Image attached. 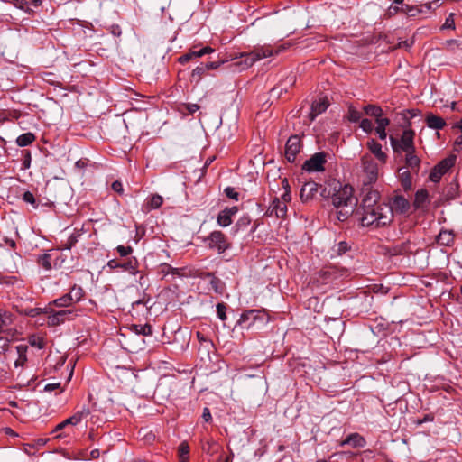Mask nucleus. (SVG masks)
Here are the masks:
<instances>
[{
  "instance_id": "nucleus-44",
  "label": "nucleus",
  "mask_w": 462,
  "mask_h": 462,
  "mask_svg": "<svg viewBox=\"0 0 462 462\" xmlns=\"http://www.w3.org/2000/svg\"><path fill=\"white\" fill-rule=\"evenodd\" d=\"M79 236H80V234L79 231H74L68 238V241H67L64 248L70 249L72 246H74L76 245V243L78 242V238Z\"/></svg>"
},
{
  "instance_id": "nucleus-27",
  "label": "nucleus",
  "mask_w": 462,
  "mask_h": 462,
  "mask_svg": "<svg viewBox=\"0 0 462 462\" xmlns=\"http://www.w3.org/2000/svg\"><path fill=\"white\" fill-rule=\"evenodd\" d=\"M75 302L72 300L71 296L69 293L64 294L63 296L54 300L49 305L55 306L58 308H69L72 307Z\"/></svg>"
},
{
  "instance_id": "nucleus-60",
  "label": "nucleus",
  "mask_w": 462,
  "mask_h": 462,
  "mask_svg": "<svg viewBox=\"0 0 462 462\" xmlns=\"http://www.w3.org/2000/svg\"><path fill=\"white\" fill-rule=\"evenodd\" d=\"M186 109L189 114L192 115L199 109V106L197 104H188Z\"/></svg>"
},
{
  "instance_id": "nucleus-13",
  "label": "nucleus",
  "mask_w": 462,
  "mask_h": 462,
  "mask_svg": "<svg viewBox=\"0 0 462 462\" xmlns=\"http://www.w3.org/2000/svg\"><path fill=\"white\" fill-rule=\"evenodd\" d=\"M320 185L314 181L306 182L300 189V199L302 201L307 202L316 197L320 189Z\"/></svg>"
},
{
  "instance_id": "nucleus-29",
  "label": "nucleus",
  "mask_w": 462,
  "mask_h": 462,
  "mask_svg": "<svg viewBox=\"0 0 462 462\" xmlns=\"http://www.w3.org/2000/svg\"><path fill=\"white\" fill-rule=\"evenodd\" d=\"M205 278H208L209 279L211 289L215 292L219 293V294H221L223 292L224 286H223V283H222V282H221V280L219 278L216 277L211 273H207L205 274Z\"/></svg>"
},
{
  "instance_id": "nucleus-21",
  "label": "nucleus",
  "mask_w": 462,
  "mask_h": 462,
  "mask_svg": "<svg viewBox=\"0 0 462 462\" xmlns=\"http://www.w3.org/2000/svg\"><path fill=\"white\" fill-rule=\"evenodd\" d=\"M404 153L406 168L411 169L412 171L418 172L420 166V159L416 154V150Z\"/></svg>"
},
{
  "instance_id": "nucleus-14",
  "label": "nucleus",
  "mask_w": 462,
  "mask_h": 462,
  "mask_svg": "<svg viewBox=\"0 0 462 462\" xmlns=\"http://www.w3.org/2000/svg\"><path fill=\"white\" fill-rule=\"evenodd\" d=\"M389 207L392 209V214L393 215V212L397 213H406L410 209V203L408 199H406L402 196H395L391 202V205Z\"/></svg>"
},
{
  "instance_id": "nucleus-2",
  "label": "nucleus",
  "mask_w": 462,
  "mask_h": 462,
  "mask_svg": "<svg viewBox=\"0 0 462 462\" xmlns=\"http://www.w3.org/2000/svg\"><path fill=\"white\" fill-rule=\"evenodd\" d=\"M285 50L283 45H280L276 48H273L271 45H263L258 48H255L254 51L250 52H243L240 54V60L234 63V65L240 69H245L249 67L253 66L256 61L271 57L273 55H277Z\"/></svg>"
},
{
  "instance_id": "nucleus-45",
  "label": "nucleus",
  "mask_w": 462,
  "mask_h": 462,
  "mask_svg": "<svg viewBox=\"0 0 462 462\" xmlns=\"http://www.w3.org/2000/svg\"><path fill=\"white\" fill-rule=\"evenodd\" d=\"M206 71L207 69L205 65L202 64L200 66H198L195 69H193L191 77L196 80H199L201 79Z\"/></svg>"
},
{
  "instance_id": "nucleus-20",
  "label": "nucleus",
  "mask_w": 462,
  "mask_h": 462,
  "mask_svg": "<svg viewBox=\"0 0 462 462\" xmlns=\"http://www.w3.org/2000/svg\"><path fill=\"white\" fill-rule=\"evenodd\" d=\"M270 215H275L277 217H284L287 212V206L281 202L279 198H274L270 206Z\"/></svg>"
},
{
  "instance_id": "nucleus-6",
  "label": "nucleus",
  "mask_w": 462,
  "mask_h": 462,
  "mask_svg": "<svg viewBox=\"0 0 462 462\" xmlns=\"http://www.w3.org/2000/svg\"><path fill=\"white\" fill-rule=\"evenodd\" d=\"M415 133L411 129H406L402 132L400 140L390 136L391 145L395 152H411L415 151L414 146Z\"/></svg>"
},
{
  "instance_id": "nucleus-9",
  "label": "nucleus",
  "mask_w": 462,
  "mask_h": 462,
  "mask_svg": "<svg viewBox=\"0 0 462 462\" xmlns=\"http://www.w3.org/2000/svg\"><path fill=\"white\" fill-rule=\"evenodd\" d=\"M326 157L327 154L325 152H317L304 162L302 169L309 172L323 171L327 162Z\"/></svg>"
},
{
  "instance_id": "nucleus-34",
  "label": "nucleus",
  "mask_w": 462,
  "mask_h": 462,
  "mask_svg": "<svg viewBox=\"0 0 462 462\" xmlns=\"http://www.w3.org/2000/svg\"><path fill=\"white\" fill-rule=\"evenodd\" d=\"M443 49L450 53H456L457 51H462V43L457 40H448L443 43Z\"/></svg>"
},
{
  "instance_id": "nucleus-22",
  "label": "nucleus",
  "mask_w": 462,
  "mask_h": 462,
  "mask_svg": "<svg viewBox=\"0 0 462 462\" xmlns=\"http://www.w3.org/2000/svg\"><path fill=\"white\" fill-rule=\"evenodd\" d=\"M399 180L405 190L411 189L412 186L411 175L409 169L406 167H400L398 169Z\"/></svg>"
},
{
  "instance_id": "nucleus-8",
  "label": "nucleus",
  "mask_w": 462,
  "mask_h": 462,
  "mask_svg": "<svg viewBox=\"0 0 462 462\" xmlns=\"http://www.w3.org/2000/svg\"><path fill=\"white\" fill-rule=\"evenodd\" d=\"M205 241L209 248L216 249L218 253H223L229 247V243L221 231H213Z\"/></svg>"
},
{
  "instance_id": "nucleus-15",
  "label": "nucleus",
  "mask_w": 462,
  "mask_h": 462,
  "mask_svg": "<svg viewBox=\"0 0 462 462\" xmlns=\"http://www.w3.org/2000/svg\"><path fill=\"white\" fill-rule=\"evenodd\" d=\"M372 186H363V192L365 193L363 199V208H366L369 205L380 204V194L378 191L371 189Z\"/></svg>"
},
{
  "instance_id": "nucleus-25",
  "label": "nucleus",
  "mask_w": 462,
  "mask_h": 462,
  "mask_svg": "<svg viewBox=\"0 0 462 462\" xmlns=\"http://www.w3.org/2000/svg\"><path fill=\"white\" fill-rule=\"evenodd\" d=\"M15 348H16V352H17L18 357L14 361V366L15 367H20V366L23 367V366L25 365V364L27 362L26 353H27V350H28V346L21 344V345L16 346Z\"/></svg>"
},
{
  "instance_id": "nucleus-5",
  "label": "nucleus",
  "mask_w": 462,
  "mask_h": 462,
  "mask_svg": "<svg viewBox=\"0 0 462 462\" xmlns=\"http://www.w3.org/2000/svg\"><path fill=\"white\" fill-rule=\"evenodd\" d=\"M354 189L350 185L340 186L332 195L331 201L336 208L340 207H355L357 199L353 195Z\"/></svg>"
},
{
  "instance_id": "nucleus-55",
  "label": "nucleus",
  "mask_w": 462,
  "mask_h": 462,
  "mask_svg": "<svg viewBox=\"0 0 462 462\" xmlns=\"http://www.w3.org/2000/svg\"><path fill=\"white\" fill-rule=\"evenodd\" d=\"M14 6L22 9V10H26L28 9V4L26 2V0H14L13 1Z\"/></svg>"
},
{
  "instance_id": "nucleus-24",
  "label": "nucleus",
  "mask_w": 462,
  "mask_h": 462,
  "mask_svg": "<svg viewBox=\"0 0 462 462\" xmlns=\"http://www.w3.org/2000/svg\"><path fill=\"white\" fill-rule=\"evenodd\" d=\"M13 322L14 315L4 309H0V334L13 324Z\"/></svg>"
},
{
  "instance_id": "nucleus-49",
  "label": "nucleus",
  "mask_w": 462,
  "mask_h": 462,
  "mask_svg": "<svg viewBox=\"0 0 462 462\" xmlns=\"http://www.w3.org/2000/svg\"><path fill=\"white\" fill-rule=\"evenodd\" d=\"M442 29H455V20L454 14L450 13L448 16L446 18L444 24L441 27Z\"/></svg>"
},
{
  "instance_id": "nucleus-64",
  "label": "nucleus",
  "mask_w": 462,
  "mask_h": 462,
  "mask_svg": "<svg viewBox=\"0 0 462 462\" xmlns=\"http://www.w3.org/2000/svg\"><path fill=\"white\" fill-rule=\"evenodd\" d=\"M220 63L219 62H208L205 64V67L207 69V70H209V69H216L219 67Z\"/></svg>"
},
{
  "instance_id": "nucleus-18",
  "label": "nucleus",
  "mask_w": 462,
  "mask_h": 462,
  "mask_svg": "<svg viewBox=\"0 0 462 462\" xmlns=\"http://www.w3.org/2000/svg\"><path fill=\"white\" fill-rule=\"evenodd\" d=\"M345 445H350L355 448H364L366 445V441L359 433H351L339 443L340 447H344Z\"/></svg>"
},
{
  "instance_id": "nucleus-33",
  "label": "nucleus",
  "mask_w": 462,
  "mask_h": 462,
  "mask_svg": "<svg viewBox=\"0 0 462 462\" xmlns=\"http://www.w3.org/2000/svg\"><path fill=\"white\" fill-rule=\"evenodd\" d=\"M401 12L409 17H415L419 14L423 13V9L419 7V5H402L401 7Z\"/></svg>"
},
{
  "instance_id": "nucleus-31",
  "label": "nucleus",
  "mask_w": 462,
  "mask_h": 462,
  "mask_svg": "<svg viewBox=\"0 0 462 462\" xmlns=\"http://www.w3.org/2000/svg\"><path fill=\"white\" fill-rule=\"evenodd\" d=\"M179 462H189V446L187 441H182L178 448Z\"/></svg>"
},
{
  "instance_id": "nucleus-62",
  "label": "nucleus",
  "mask_w": 462,
  "mask_h": 462,
  "mask_svg": "<svg viewBox=\"0 0 462 462\" xmlns=\"http://www.w3.org/2000/svg\"><path fill=\"white\" fill-rule=\"evenodd\" d=\"M60 386V384L58 383H48L45 387H44V390L47 391V392H52L54 390H57L59 389Z\"/></svg>"
},
{
  "instance_id": "nucleus-53",
  "label": "nucleus",
  "mask_w": 462,
  "mask_h": 462,
  "mask_svg": "<svg viewBox=\"0 0 462 462\" xmlns=\"http://www.w3.org/2000/svg\"><path fill=\"white\" fill-rule=\"evenodd\" d=\"M255 312H256V310H248V311L243 313L241 315V318H240V320H239L240 323L245 322V319H249L251 317L255 318Z\"/></svg>"
},
{
  "instance_id": "nucleus-43",
  "label": "nucleus",
  "mask_w": 462,
  "mask_h": 462,
  "mask_svg": "<svg viewBox=\"0 0 462 462\" xmlns=\"http://www.w3.org/2000/svg\"><path fill=\"white\" fill-rule=\"evenodd\" d=\"M440 0H433L432 2L419 5V7L423 9V13L426 11H431L440 6Z\"/></svg>"
},
{
  "instance_id": "nucleus-23",
  "label": "nucleus",
  "mask_w": 462,
  "mask_h": 462,
  "mask_svg": "<svg viewBox=\"0 0 462 462\" xmlns=\"http://www.w3.org/2000/svg\"><path fill=\"white\" fill-rule=\"evenodd\" d=\"M425 121L428 127L435 130H440L446 125V122L442 117L431 113L426 116Z\"/></svg>"
},
{
  "instance_id": "nucleus-16",
  "label": "nucleus",
  "mask_w": 462,
  "mask_h": 462,
  "mask_svg": "<svg viewBox=\"0 0 462 462\" xmlns=\"http://www.w3.org/2000/svg\"><path fill=\"white\" fill-rule=\"evenodd\" d=\"M238 211L237 207L226 208L219 212L217 223L221 226H228L232 223V217Z\"/></svg>"
},
{
  "instance_id": "nucleus-48",
  "label": "nucleus",
  "mask_w": 462,
  "mask_h": 462,
  "mask_svg": "<svg viewBox=\"0 0 462 462\" xmlns=\"http://www.w3.org/2000/svg\"><path fill=\"white\" fill-rule=\"evenodd\" d=\"M360 127L363 129L364 132H365L367 134L371 133L374 129L373 123L369 119L361 120Z\"/></svg>"
},
{
  "instance_id": "nucleus-59",
  "label": "nucleus",
  "mask_w": 462,
  "mask_h": 462,
  "mask_svg": "<svg viewBox=\"0 0 462 462\" xmlns=\"http://www.w3.org/2000/svg\"><path fill=\"white\" fill-rule=\"evenodd\" d=\"M348 250V245L346 242H340L337 245V252L339 254L346 253Z\"/></svg>"
},
{
  "instance_id": "nucleus-3",
  "label": "nucleus",
  "mask_w": 462,
  "mask_h": 462,
  "mask_svg": "<svg viewBox=\"0 0 462 462\" xmlns=\"http://www.w3.org/2000/svg\"><path fill=\"white\" fill-rule=\"evenodd\" d=\"M382 166L379 162H375L371 154L362 155L360 180L363 186H372L376 183L381 174L380 167Z\"/></svg>"
},
{
  "instance_id": "nucleus-40",
  "label": "nucleus",
  "mask_w": 462,
  "mask_h": 462,
  "mask_svg": "<svg viewBox=\"0 0 462 462\" xmlns=\"http://www.w3.org/2000/svg\"><path fill=\"white\" fill-rule=\"evenodd\" d=\"M37 263L46 271H50L51 269V255L49 254L40 255L37 260Z\"/></svg>"
},
{
  "instance_id": "nucleus-37",
  "label": "nucleus",
  "mask_w": 462,
  "mask_h": 462,
  "mask_svg": "<svg viewBox=\"0 0 462 462\" xmlns=\"http://www.w3.org/2000/svg\"><path fill=\"white\" fill-rule=\"evenodd\" d=\"M131 329L138 335L150 336L152 335V327L149 324L144 325H132Z\"/></svg>"
},
{
  "instance_id": "nucleus-1",
  "label": "nucleus",
  "mask_w": 462,
  "mask_h": 462,
  "mask_svg": "<svg viewBox=\"0 0 462 462\" xmlns=\"http://www.w3.org/2000/svg\"><path fill=\"white\" fill-rule=\"evenodd\" d=\"M364 212L361 217L363 226L373 229L383 227L393 221L392 209L388 204H374L363 208Z\"/></svg>"
},
{
  "instance_id": "nucleus-51",
  "label": "nucleus",
  "mask_w": 462,
  "mask_h": 462,
  "mask_svg": "<svg viewBox=\"0 0 462 462\" xmlns=\"http://www.w3.org/2000/svg\"><path fill=\"white\" fill-rule=\"evenodd\" d=\"M226 305L224 303H218L217 305V317L221 319V320H226Z\"/></svg>"
},
{
  "instance_id": "nucleus-56",
  "label": "nucleus",
  "mask_w": 462,
  "mask_h": 462,
  "mask_svg": "<svg viewBox=\"0 0 462 462\" xmlns=\"http://www.w3.org/2000/svg\"><path fill=\"white\" fill-rule=\"evenodd\" d=\"M411 46V42H408L407 41H401L397 43V45H394L393 47H391V50H395L397 48H404L409 49Z\"/></svg>"
},
{
  "instance_id": "nucleus-7",
  "label": "nucleus",
  "mask_w": 462,
  "mask_h": 462,
  "mask_svg": "<svg viewBox=\"0 0 462 462\" xmlns=\"http://www.w3.org/2000/svg\"><path fill=\"white\" fill-rule=\"evenodd\" d=\"M106 266L111 271L120 270L132 275H136L139 273V263L134 256L128 257L123 261L117 259L109 260Z\"/></svg>"
},
{
  "instance_id": "nucleus-46",
  "label": "nucleus",
  "mask_w": 462,
  "mask_h": 462,
  "mask_svg": "<svg viewBox=\"0 0 462 462\" xmlns=\"http://www.w3.org/2000/svg\"><path fill=\"white\" fill-rule=\"evenodd\" d=\"M29 342L32 346H36L39 349H42L45 346L44 339L40 337H32L29 339Z\"/></svg>"
},
{
  "instance_id": "nucleus-4",
  "label": "nucleus",
  "mask_w": 462,
  "mask_h": 462,
  "mask_svg": "<svg viewBox=\"0 0 462 462\" xmlns=\"http://www.w3.org/2000/svg\"><path fill=\"white\" fill-rule=\"evenodd\" d=\"M32 311H35V314H44L47 318V325L50 327H56L66 321L73 320L78 316V312L74 309L56 310L51 305L43 309H35Z\"/></svg>"
},
{
  "instance_id": "nucleus-26",
  "label": "nucleus",
  "mask_w": 462,
  "mask_h": 462,
  "mask_svg": "<svg viewBox=\"0 0 462 462\" xmlns=\"http://www.w3.org/2000/svg\"><path fill=\"white\" fill-rule=\"evenodd\" d=\"M377 126L375 127V132L378 134L381 140L386 139L387 133L386 127L390 125V120L386 117L379 118L375 121Z\"/></svg>"
},
{
  "instance_id": "nucleus-57",
  "label": "nucleus",
  "mask_w": 462,
  "mask_h": 462,
  "mask_svg": "<svg viewBox=\"0 0 462 462\" xmlns=\"http://www.w3.org/2000/svg\"><path fill=\"white\" fill-rule=\"evenodd\" d=\"M81 418L84 420L90 414V410L88 406H83L80 410L77 411Z\"/></svg>"
},
{
  "instance_id": "nucleus-28",
  "label": "nucleus",
  "mask_w": 462,
  "mask_h": 462,
  "mask_svg": "<svg viewBox=\"0 0 462 462\" xmlns=\"http://www.w3.org/2000/svg\"><path fill=\"white\" fill-rule=\"evenodd\" d=\"M437 242L442 245H451L454 242V234L450 230H442L437 236Z\"/></svg>"
},
{
  "instance_id": "nucleus-41",
  "label": "nucleus",
  "mask_w": 462,
  "mask_h": 462,
  "mask_svg": "<svg viewBox=\"0 0 462 462\" xmlns=\"http://www.w3.org/2000/svg\"><path fill=\"white\" fill-rule=\"evenodd\" d=\"M163 202V199L162 196L155 194L152 195L150 199V201L148 202L149 208L150 209H156L159 208Z\"/></svg>"
},
{
  "instance_id": "nucleus-52",
  "label": "nucleus",
  "mask_w": 462,
  "mask_h": 462,
  "mask_svg": "<svg viewBox=\"0 0 462 462\" xmlns=\"http://www.w3.org/2000/svg\"><path fill=\"white\" fill-rule=\"evenodd\" d=\"M23 199L26 203H30V204L33 205L34 207H36L35 198L32 192H30V191L24 192L23 195Z\"/></svg>"
},
{
  "instance_id": "nucleus-61",
  "label": "nucleus",
  "mask_w": 462,
  "mask_h": 462,
  "mask_svg": "<svg viewBox=\"0 0 462 462\" xmlns=\"http://www.w3.org/2000/svg\"><path fill=\"white\" fill-rule=\"evenodd\" d=\"M291 199V194L289 190H286L281 197L280 200L281 202H284V205L287 206V203L290 202Z\"/></svg>"
},
{
  "instance_id": "nucleus-47",
  "label": "nucleus",
  "mask_w": 462,
  "mask_h": 462,
  "mask_svg": "<svg viewBox=\"0 0 462 462\" xmlns=\"http://www.w3.org/2000/svg\"><path fill=\"white\" fill-rule=\"evenodd\" d=\"M116 251L121 257H126L130 255L134 250L131 246L118 245Z\"/></svg>"
},
{
  "instance_id": "nucleus-32",
  "label": "nucleus",
  "mask_w": 462,
  "mask_h": 462,
  "mask_svg": "<svg viewBox=\"0 0 462 462\" xmlns=\"http://www.w3.org/2000/svg\"><path fill=\"white\" fill-rule=\"evenodd\" d=\"M69 295L71 296V299L75 303H78L84 299L85 291L81 286L74 284L71 287Z\"/></svg>"
},
{
  "instance_id": "nucleus-19",
  "label": "nucleus",
  "mask_w": 462,
  "mask_h": 462,
  "mask_svg": "<svg viewBox=\"0 0 462 462\" xmlns=\"http://www.w3.org/2000/svg\"><path fill=\"white\" fill-rule=\"evenodd\" d=\"M329 106V102L327 97H321L317 101H314L311 105V110L310 117L314 120L319 115L325 112Z\"/></svg>"
},
{
  "instance_id": "nucleus-38",
  "label": "nucleus",
  "mask_w": 462,
  "mask_h": 462,
  "mask_svg": "<svg viewBox=\"0 0 462 462\" xmlns=\"http://www.w3.org/2000/svg\"><path fill=\"white\" fill-rule=\"evenodd\" d=\"M364 110L366 115L375 117V121L378 120L379 118H383L382 117L383 110L379 106H376L374 105H368V106H365Z\"/></svg>"
},
{
  "instance_id": "nucleus-36",
  "label": "nucleus",
  "mask_w": 462,
  "mask_h": 462,
  "mask_svg": "<svg viewBox=\"0 0 462 462\" xmlns=\"http://www.w3.org/2000/svg\"><path fill=\"white\" fill-rule=\"evenodd\" d=\"M35 140V136L32 133H25L18 136L16 143L18 146L24 147L31 144Z\"/></svg>"
},
{
  "instance_id": "nucleus-58",
  "label": "nucleus",
  "mask_w": 462,
  "mask_h": 462,
  "mask_svg": "<svg viewBox=\"0 0 462 462\" xmlns=\"http://www.w3.org/2000/svg\"><path fill=\"white\" fill-rule=\"evenodd\" d=\"M202 419L206 421V422H208L211 420L212 417H211V413H210V411L208 408L205 407L203 409V412H202Z\"/></svg>"
},
{
  "instance_id": "nucleus-35",
  "label": "nucleus",
  "mask_w": 462,
  "mask_h": 462,
  "mask_svg": "<svg viewBox=\"0 0 462 462\" xmlns=\"http://www.w3.org/2000/svg\"><path fill=\"white\" fill-rule=\"evenodd\" d=\"M354 207H340L337 208L336 217L339 221L343 222L351 216Z\"/></svg>"
},
{
  "instance_id": "nucleus-42",
  "label": "nucleus",
  "mask_w": 462,
  "mask_h": 462,
  "mask_svg": "<svg viewBox=\"0 0 462 462\" xmlns=\"http://www.w3.org/2000/svg\"><path fill=\"white\" fill-rule=\"evenodd\" d=\"M361 117H362V114L360 111H358L352 106H349L347 118L350 122L356 123V122L360 121Z\"/></svg>"
},
{
  "instance_id": "nucleus-12",
  "label": "nucleus",
  "mask_w": 462,
  "mask_h": 462,
  "mask_svg": "<svg viewBox=\"0 0 462 462\" xmlns=\"http://www.w3.org/2000/svg\"><path fill=\"white\" fill-rule=\"evenodd\" d=\"M366 147L370 151V153L374 160L376 159L381 165H384L387 162L388 155L382 149V145L374 139H371L366 143Z\"/></svg>"
},
{
  "instance_id": "nucleus-30",
  "label": "nucleus",
  "mask_w": 462,
  "mask_h": 462,
  "mask_svg": "<svg viewBox=\"0 0 462 462\" xmlns=\"http://www.w3.org/2000/svg\"><path fill=\"white\" fill-rule=\"evenodd\" d=\"M428 191L426 189H420L416 192L413 205L416 208H423L428 201Z\"/></svg>"
},
{
  "instance_id": "nucleus-63",
  "label": "nucleus",
  "mask_w": 462,
  "mask_h": 462,
  "mask_svg": "<svg viewBox=\"0 0 462 462\" xmlns=\"http://www.w3.org/2000/svg\"><path fill=\"white\" fill-rule=\"evenodd\" d=\"M112 189L116 192H122L123 191V186L120 181H115L112 184Z\"/></svg>"
},
{
  "instance_id": "nucleus-17",
  "label": "nucleus",
  "mask_w": 462,
  "mask_h": 462,
  "mask_svg": "<svg viewBox=\"0 0 462 462\" xmlns=\"http://www.w3.org/2000/svg\"><path fill=\"white\" fill-rule=\"evenodd\" d=\"M212 52H214V50L211 47H204L199 51L191 50L188 53L180 56L179 58V62L181 64H186L195 58H199Z\"/></svg>"
},
{
  "instance_id": "nucleus-54",
  "label": "nucleus",
  "mask_w": 462,
  "mask_h": 462,
  "mask_svg": "<svg viewBox=\"0 0 462 462\" xmlns=\"http://www.w3.org/2000/svg\"><path fill=\"white\" fill-rule=\"evenodd\" d=\"M399 12H401V7H399L398 5H391L386 12V15L388 17H392L398 14Z\"/></svg>"
},
{
  "instance_id": "nucleus-11",
  "label": "nucleus",
  "mask_w": 462,
  "mask_h": 462,
  "mask_svg": "<svg viewBox=\"0 0 462 462\" xmlns=\"http://www.w3.org/2000/svg\"><path fill=\"white\" fill-rule=\"evenodd\" d=\"M301 149V141L298 135L291 136L285 145V157L288 162H294Z\"/></svg>"
},
{
  "instance_id": "nucleus-50",
  "label": "nucleus",
  "mask_w": 462,
  "mask_h": 462,
  "mask_svg": "<svg viewBox=\"0 0 462 462\" xmlns=\"http://www.w3.org/2000/svg\"><path fill=\"white\" fill-rule=\"evenodd\" d=\"M226 197H228L231 199H234L237 201L239 199V193L236 191V189L232 187H227L224 190Z\"/></svg>"
},
{
  "instance_id": "nucleus-10",
  "label": "nucleus",
  "mask_w": 462,
  "mask_h": 462,
  "mask_svg": "<svg viewBox=\"0 0 462 462\" xmlns=\"http://www.w3.org/2000/svg\"><path fill=\"white\" fill-rule=\"evenodd\" d=\"M455 164V157H448L440 161L430 171V180L439 182L441 177Z\"/></svg>"
},
{
  "instance_id": "nucleus-39",
  "label": "nucleus",
  "mask_w": 462,
  "mask_h": 462,
  "mask_svg": "<svg viewBox=\"0 0 462 462\" xmlns=\"http://www.w3.org/2000/svg\"><path fill=\"white\" fill-rule=\"evenodd\" d=\"M160 273L163 275V276H166L168 274H173V275H178V276H180V270L178 269V268H173L172 266H171L170 264L168 263H162L160 265Z\"/></svg>"
}]
</instances>
